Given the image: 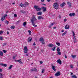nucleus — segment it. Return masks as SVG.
I'll list each match as a JSON object with an SVG mask.
<instances>
[{"label":"nucleus","mask_w":78,"mask_h":78,"mask_svg":"<svg viewBox=\"0 0 78 78\" xmlns=\"http://www.w3.org/2000/svg\"><path fill=\"white\" fill-rule=\"evenodd\" d=\"M37 20L36 18H35L34 16L33 15V18L31 19V22H32V23L33 24V26L35 27H37V25H35L34 24H35L34 23V21H36V20Z\"/></svg>","instance_id":"f257e3e1"},{"label":"nucleus","mask_w":78,"mask_h":78,"mask_svg":"<svg viewBox=\"0 0 78 78\" xmlns=\"http://www.w3.org/2000/svg\"><path fill=\"white\" fill-rule=\"evenodd\" d=\"M34 8L37 11H40L41 10V8L39 7V6L37 5H34Z\"/></svg>","instance_id":"f03ea898"},{"label":"nucleus","mask_w":78,"mask_h":78,"mask_svg":"<svg viewBox=\"0 0 78 78\" xmlns=\"http://www.w3.org/2000/svg\"><path fill=\"white\" fill-rule=\"evenodd\" d=\"M53 6H54V8L55 9H58L59 8V5L57 3H55Z\"/></svg>","instance_id":"7ed1b4c3"},{"label":"nucleus","mask_w":78,"mask_h":78,"mask_svg":"<svg viewBox=\"0 0 78 78\" xmlns=\"http://www.w3.org/2000/svg\"><path fill=\"white\" fill-rule=\"evenodd\" d=\"M72 32L73 35V36H74V43H75V42H76V38H75V34L74 32H73V31H72Z\"/></svg>","instance_id":"20e7f679"},{"label":"nucleus","mask_w":78,"mask_h":78,"mask_svg":"<svg viewBox=\"0 0 78 78\" xmlns=\"http://www.w3.org/2000/svg\"><path fill=\"white\" fill-rule=\"evenodd\" d=\"M28 48H27V47L25 46L24 47V53H27V52H28Z\"/></svg>","instance_id":"39448f33"},{"label":"nucleus","mask_w":78,"mask_h":78,"mask_svg":"<svg viewBox=\"0 0 78 78\" xmlns=\"http://www.w3.org/2000/svg\"><path fill=\"white\" fill-rule=\"evenodd\" d=\"M55 75L56 76H60V75H61V72L58 71L56 73H55Z\"/></svg>","instance_id":"423d86ee"},{"label":"nucleus","mask_w":78,"mask_h":78,"mask_svg":"<svg viewBox=\"0 0 78 78\" xmlns=\"http://www.w3.org/2000/svg\"><path fill=\"white\" fill-rule=\"evenodd\" d=\"M70 26L68 25H66L65 27V30H67V29H69V27Z\"/></svg>","instance_id":"0eeeda50"},{"label":"nucleus","mask_w":78,"mask_h":78,"mask_svg":"<svg viewBox=\"0 0 78 78\" xmlns=\"http://www.w3.org/2000/svg\"><path fill=\"white\" fill-rule=\"evenodd\" d=\"M52 69H53V70H54V71H55V72H56V67L55 66H52Z\"/></svg>","instance_id":"6e6552de"},{"label":"nucleus","mask_w":78,"mask_h":78,"mask_svg":"<svg viewBox=\"0 0 78 78\" xmlns=\"http://www.w3.org/2000/svg\"><path fill=\"white\" fill-rule=\"evenodd\" d=\"M32 37H29L28 40H27V41H28V42H30L31 41H32Z\"/></svg>","instance_id":"1a4fd4ad"},{"label":"nucleus","mask_w":78,"mask_h":78,"mask_svg":"<svg viewBox=\"0 0 78 78\" xmlns=\"http://www.w3.org/2000/svg\"><path fill=\"white\" fill-rule=\"evenodd\" d=\"M57 62L59 64H61V60L60 59H59L57 61Z\"/></svg>","instance_id":"9d476101"},{"label":"nucleus","mask_w":78,"mask_h":78,"mask_svg":"<svg viewBox=\"0 0 78 78\" xmlns=\"http://www.w3.org/2000/svg\"><path fill=\"white\" fill-rule=\"evenodd\" d=\"M75 13H70L69 14V16L70 17H72V16H75Z\"/></svg>","instance_id":"9b49d317"},{"label":"nucleus","mask_w":78,"mask_h":78,"mask_svg":"<svg viewBox=\"0 0 78 78\" xmlns=\"http://www.w3.org/2000/svg\"><path fill=\"white\" fill-rule=\"evenodd\" d=\"M44 18L42 16H40L38 17V20H41V19H43Z\"/></svg>","instance_id":"f8f14e48"},{"label":"nucleus","mask_w":78,"mask_h":78,"mask_svg":"<svg viewBox=\"0 0 78 78\" xmlns=\"http://www.w3.org/2000/svg\"><path fill=\"white\" fill-rule=\"evenodd\" d=\"M48 46L49 47H52L54 46V45L52 44H49L48 45Z\"/></svg>","instance_id":"ddd939ff"},{"label":"nucleus","mask_w":78,"mask_h":78,"mask_svg":"<svg viewBox=\"0 0 78 78\" xmlns=\"http://www.w3.org/2000/svg\"><path fill=\"white\" fill-rule=\"evenodd\" d=\"M42 8H43V12H45V11L47 10L46 9V7H42Z\"/></svg>","instance_id":"4468645a"},{"label":"nucleus","mask_w":78,"mask_h":78,"mask_svg":"<svg viewBox=\"0 0 78 78\" xmlns=\"http://www.w3.org/2000/svg\"><path fill=\"white\" fill-rule=\"evenodd\" d=\"M39 41L40 42H42V41H44V39H43V37H41L40 38Z\"/></svg>","instance_id":"2eb2a0df"},{"label":"nucleus","mask_w":78,"mask_h":78,"mask_svg":"<svg viewBox=\"0 0 78 78\" xmlns=\"http://www.w3.org/2000/svg\"><path fill=\"white\" fill-rule=\"evenodd\" d=\"M65 5H66V3L63 2L62 4L60 5V6H62H62H65Z\"/></svg>","instance_id":"dca6fc26"},{"label":"nucleus","mask_w":78,"mask_h":78,"mask_svg":"<svg viewBox=\"0 0 78 78\" xmlns=\"http://www.w3.org/2000/svg\"><path fill=\"white\" fill-rule=\"evenodd\" d=\"M3 74L2 73H0V78H3Z\"/></svg>","instance_id":"f3484780"},{"label":"nucleus","mask_w":78,"mask_h":78,"mask_svg":"<svg viewBox=\"0 0 78 78\" xmlns=\"http://www.w3.org/2000/svg\"><path fill=\"white\" fill-rule=\"evenodd\" d=\"M13 66L12 65H10L9 66V70H10V69H11L12 68V67Z\"/></svg>","instance_id":"a211bd4d"},{"label":"nucleus","mask_w":78,"mask_h":78,"mask_svg":"<svg viewBox=\"0 0 78 78\" xmlns=\"http://www.w3.org/2000/svg\"><path fill=\"white\" fill-rule=\"evenodd\" d=\"M51 50L52 51H55L56 50V47H54V48H51Z\"/></svg>","instance_id":"6ab92c4d"},{"label":"nucleus","mask_w":78,"mask_h":78,"mask_svg":"<svg viewBox=\"0 0 78 78\" xmlns=\"http://www.w3.org/2000/svg\"><path fill=\"white\" fill-rule=\"evenodd\" d=\"M42 12H38L37 13V15H42Z\"/></svg>","instance_id":"aec40b11"},{"label":"nucleus","mask_w":78,"mask_h":78,"mask_svg":"<svg viewBox=\"0 0 78 78\" xmlns=\"http://www.w3.org/2000/svg\"><path fill=\"white\" fill-rule=\"evenodd\" d=\"M71 77L72 78H77V77H76V75H73L72 76H71Z\"/></svg>","instance_id":"412c9836"},{"label":"nucleus","mask_w":78,"mask_h":78,"mask_svg":"<svg viewBox=\"0 0 78 78\" xmlns=\"http://www.w3.org/2000/svg\"><path fill=\"white\" fill-rule=\"evenodd\" d=\"M10 28L11 29H12V30H13V29H14L15 28V26H12Z\"/></svg>","instance_id":"4be33fe9"},{"label":"nucleus","mask_w":78,"mask_h":78,"mask_svg":"<svg viewBox=\"0 0 78 78\" xmlns=\"http://www.w3.org/2000/svg\"><path fill=\"white\" fill-rule=\"evenodd\" d=\"M22 60L21 59H20V60H15V62H20V61H21Z\"/></svg>","instance_id":"5701e85b"},{"label":"nucleus","mask_w":78,"mask_h":78,"mask_svg":"<svg viewBox=\"0 0 78 78\" xmlns=\"http://www.w3.org/2000/svg\"><path fill=\"white\" fill-rule=\"evenodd\" d=\"M5 19V16L2 17L1 19V20L3 21Z\"/></svg>","instance_id":"b1692460"},{"label":"nucleus","mask_w":78,"mask_h":78,"mask_svg":"<svg viewBox=\"0 0 78 78\" xmlns=\"http://www.w3.org/2000/svg\"><path fill=\"white\" fill-rule=\"evenodd\" d=\"M0 55L1 56H3V53L2 51H0Z\"/></svg>","instance_id":"393cba45"},{"label":"nucleus","mask_w":78,"mask_h":78,"mask_svg":"<svg viewBox=\"0 0 78 78\" xmlns=\"http://www.w3.org/2000/svg\"><path fill=\"white\" fill-rule=\"evenodd\" d=\"M26 24H27V22H25L23 23V26H25Z\"/></svg>","instance_id":"a878e982"},{"label":"nucleus","mask_w":78,"mask_h":78,"mask_svg":"<svg viewBox=\"0 0 78 78\" xmlns=\"http://www.w3.org/2000/svg\"><path fill=\"white\" fill-rule=\"evenodd\" d=\"M2 66H3V67H7V65L5 64H3Z\"/></svg>","instance_id":"bb28decb"},{"label":"nucleus","mask_w":78,"mask_h":78,"mask_svg":"<svg viewBox=\"0 0 78 78\" xmlns=\"http://www.w3.org/2000/svg\"><path fill=\"white\" fill-rule=\"evenodd\" d=\"M20 20H19L17 22H16V23L17 24H18L19 23H20Z\"/></svg>","instance_id":"cd10ccee"},{"label":"nucleus","mask_w":78,"mask_h":78,"mask_svg":"<svg viewBox=\"0 0 78 78\" xmlns=\"http://www.w3.org/2000/svg\"><path fill=\"white\" fill-rule=\"evenodd\" d=\"M28 32L30 35H31V31L30 30H29L28 31Z\"/></svg>","instance_id":"c85d7f7f"},{"label":"nucleus","mask_w":78,"mask_h":78,"mask_svg":"<svg viewBox=\"0 0 78 78\" xmlns=\"http://www.w3.org/2000/svg\"><path fill=\"white\" fill-rule=\"evenodd\" d=\"M57 53L58 54V55H61V52L58 51L57 52Z\"/></svg>","instance_id":"c756f323"},{"label":"nucleus","mask_w":78,"mask_h":78,"mask_svg":"<svg viewBox=\"0 0 78 78\" xmlns=\"http://www.w3.org/2000/svg\"><path fill=\"white\" fill-rule=\"evenodd\" d=\"M56 44H57V45L58 46H60V45H61V44H60V43H56Z\"/></svg>","instance_id":"7c9ffc66"},{"label":"nucleus","mask_w":78,"mask_h":78,"mask_svg":"<svg viewBox=\"0 0 78 78\" xmlns=\"http://www.w3.org/2000/svg\"><path fill=\"white\" fill-rule=\"evenodd\" d=\"M20 5L21 7H23V4L22 3L20 4Z\"/></svg>","instance_id":"2f4dec72"},{"label":"nucleus","mask_w":78,"mask_h":78,"mask_svg":"<svg viewBox=\"0 0 78 78\" xmlns=\"http://www.w3.org/2000/svg\"><path fill=\"white\" fill-rule=\"evenodd\" d=\"M29 4L28 3V2H26L25 3V5H29Z\"/></svg>","instance_id":"473e14b6"},{"label":"nucleus","mask_w":78,"mask_h":78,"mask_svg":"<svg viewBox=\"0 0 78 78\" xmlns=\"http://www.w3.org/2000/svg\"><path fill=\"white\" fill-rule=\"evenodd\" d=\"M71 56H72V58H75V57H76V56H75V55H72Z\"/></svg>","instance_id":"72a5a7b5"},{"label":"nucleus","mask_w":78,"mask_h":78,"mask_svg":"<svg viewBox=\"0 0 78 78\" xmlns=\"http://www.w3.org/2000/svg\"><path fill=\"white\" fill-rule=\"evenodd\" d=\"M4 53H6V50H3Z\"/></svg>","instance_id":"f704fd0d"},{"label":"nucleus","mask_w":78,"mask_h":78,"mask_svg":"<svg viewBox=\"0 0 78 78\" xmlns=\"http://www.w3.org/2000/svg\"><path fill=\"white\" fill-rule=\"evenodd\" d=\"M57 51H60V49L57 48Z\"/></svg>","instance_id":"c9c22d12"},{"label":"nucleus","mask_w":78,"mask_h":78,"mask_svg":"<svg viewBox=\"0 0 78 78\" xmlns=\"http://www.w3.org/2000/svg\"><path fill=\"white\" fill-rule=\"evenodd\" d=\"M34 71H36V72H37V70L36 69V68H34Z\"/></svg>","instance_id":"e433bc0d"},{"label":"nucleus","mask_w":78,"mask_h":78,"mask_svg":"<svg viewBox=\"0 0 78 78\" xmlns=\"http://www.w3.org/2000/svg\"><path fill=\"white\" fill-rule=\"evenodd\" d=\"M44 70H45L44 69H43L42 70V73H44Z\"/></svg>","instance_id":"4c0bfd02"},{"label":"nucleus","mask_w":78,"mask_h":78,"mask_svg":"<svg viewBox=\"0 0 78 78\" xmlns=\"http://www.w3.org/2000/svg\"><path fill=\"white\" fill-rule=\"evenodd\" d=\"M22 12L23 13V14H25V13H26V12L25 11H22Z\"/></svg>","instance_id":"58836bf2"},{"label":"nucleus","mask_w":78,"mask_h":78,"mask_svg":"<svg viewBox=\"0 0 78 78\" xmlns=\"http://www.w3.org/2000/svg\"><path fill=\"white\" fill-rule=\"evenodd\" d=\"M3 46H5V45H6V43H5L3 44Z\"/></svg>","instance_id":"ea45409f"},{"label":"nucleus","mask_w":78,"mask_h":78,"mask_svg":"<svg viewBox=\"0 0 78 78\" xmlns=\"http://www.w3.org/2000/svg\"><path fill=\"white\" fill-rule=\"evenodd\" d=\"M30 71L31 72H34V69H31L30 70Z\"/></svg>","instance_id":"a19ab883"},{"label":"nucleus","mask_w":78,"mask_h":78,"mask_svg":"<svg viewBox=\"0 0 78 78\" xmlns=\"http://www.w3.org/2000/svg\"><path fill=\"white\" fill-rule=\"evenodd\" d=\"M54 24L55 23H53L51 24V26H53V25H54Z\"/></svg>","instance_id":"79ce46f5"},{"label":"nucleus","mask_w":78,"mask_h":78,"mask_svg":"<svg viewBox=\"0 0 78 78\" xmlns=\"http://www.w3.org/2000/svg\"><path fill=\"white\" fill-rule=\"evenodd\" d=\"M3 39V37H0V40H2Z\"/></svg>","instance_id":"37998d69"},{"label":"nucleus","mask_w":78,"mask_h":78,"mask_svg":"<svg viewBox=\"0 0 78 78\" xmlns=\"http://www.w3.org/2000/svg\"><path fill=\"white\" fill-rule=\"evenodd\" d=\"M3 34V31H0V34Z\"/></svg>","instance_id":"c03bdc74"},{"label":"nucleus","mask_w":78,"mask_h":78,"mask_svg":"<svg viewBox=\"0 0 78 78\" xmlns=\"http://www.w3.org/2000/svg\"><path fill=\"white\" fill-rule=\"evenodd\" d=\"M5 23H7V24H8V23H9V22H8V21H5Z\"/></svg>","instance_id":"a18cd8bd"},{"label":"nucleus","mask_w":78,"mask_h":78,"mask_svg":"<svg viewBox=\"0 0 78 78\" xmlns=\"http://www.w3.org/2000/svg\"><path fill=\"white\" fill-rule=\"evenodd\" d=\"M42 43L43 44H45V42H44V41H42Z\"/></svg>","instance_id":"49530a36"},{"label":"nucleus","mask_w":78,"mask_h":78,"mask_svg":"<svg viewBox=\"0 0 78 78\" xmlns=\"http://www.w3.org/2000/svg\"><path fill=\"white\" fill-rule=\"evenodd\" d=\"M14 17H17V14H14Z\"/></svg>","instance_id":"de8ad7c7"},{"label":"nucleus","mask_w":78,"mask_h":78,"mask_svg":"<svg viewBox=\"0 0 78 78\" xmlns=\"http://www.w3.org/2000/svg\"><path fill=\"white\" fill-rule=\"evenodd\" d=\"M65 58H67V55H65Z\"/></svg>","instance_id":"09e8293b"},{"label":"nucleus","mask_w":78,"mask_h":78,"mask_svg":"<svg viewBox=\"0 0 78 78\" xmlns=\"http://www.w3.org/2000/svg\"><path fill=\"white\" fill-rule=\"evenodd\" d=\"M65 34H66L65 33H63L62 34V36H65Z\"/></svg>","instance_id":"8fccbe9b"},{"label":"nucleus","mask_w":78,"mask_h":78,"mask_svg":"<svg viewBox=\"0 0 78 78\" xmlns=\"http://www.w3.org/2000/svg\"><path fill=\"white\" fill-rule=\"evenodd\" d=\"M70 68L73 69V66L72 65H71L70 66Z\"/></svg>","instance_id":"3c124183"},{"label":"nucleus","mask_w":78,"mask_h":78,"mask_svg":"<svg viewBox=\"0 0 78 78\" xmlns=\"http://www.w3.org/2000/svg\"><path fill=\"white\" fill-rule=\"evenodd\" d=\"M40 64H42L43 63V62H42V61H41L40 62Z\"/></svg>","instance_id":"603ef678"},{"label":"nucleus","mask_w":78,"mask_h":78,"mask_svg":"<svg viewBox=\"0 0 78 78\" xmlns=\"http://www.w3.org/2000/svg\"><path fill=\"white\" fill-rule=\"evenodd\" d=\"M3 71V70L2 69H0V72H2Z\"/></svg>","instance_id":"864d4df0"},{"label":"nucleus","mask_w":78,"mask_h":78,"mask_svg":"<svg viewBox=\"0 0 78 78\" xmlns=\"http://www.w3.org/2000/svg\"><path fill=\"white\" fill-rule=\"evenodd\" d=\"M16 58V56H13V59H14Z\"/></svg>","instance_id":"5fc2aeb1"},{"label":"nucleus","mask_w":78,"mask_h":78,"mask_svg":"<svg viewBox=\"0 0 78 78\" xmlns=\"http://www.w3.org/2000/svg\"><path fill=\"white\" fill-rule=\"evenodd\" d=\"M58 17L59 19H61V15H59V16H58Z\"/></svg>","instance_id":"6e6d98bb"},{"label":"nucleus","mask_w":78,"mask_h":78,"mask_svg":"<svg viewBox=\"0 0 78 78\" xmlns=\"http://www.w3.org/2000/svg\"><path fill=\"white\" fill-rule=\"evenodd\" d=\"M3 64L2 63H0V66H3Z\"/></svg>","instance_id":"4d7b16f0"},{"label":"nucleus","mask_w":78,"mask_h":78,"mask_svg":"<svg viewBox=\"0 0 78 78\" xmlns=\"http://www.w3.org/2000/svg\"><path fill=\"white\" fill-rule=\"evenodd\" d=\"M67 21V19H65L64 20V22H66Z\"/></svg>","instance_id":"13d9d810"},{"label":"nucleus","mask_w":78,"mask_h":78,"mask_svg":"<svg viewBox=\"0 0 78 78\" xmlns=\"http://www.w3.org/2000/svg\"><path fill=\"white\" fill-rule=\"evenodd\" d=\"M45 1V0H41V2H44Z\"/></svg>","instance_id":"bf43d9fd"},{"label":"nucleus","mask_w":78,"mask_h":78,"mask_svg":"<svg viewBox=\"0 0 78 78\" xmlns=\"http://www.w3.org/2000/svg\"><path fill=\"white\" fill-rule=\"evenodd\" d=\"M67 4H68V5H70V2H67Z\"/></svg>","instance_id":"052dcab7"},{"label":"nucleus","mask_w":78,"mask_h":78,"mask_svg":"<svg viewBox=\"0 0 78 78\" xmlns=\"http://www.w3.org/2000/svg\"><path fill=\"white\" fill-rule=\"evenodd\" d=\"M63 32H64V30H62L61 32H62V33Z\"/></svg>","instance_id":"680f3d73"},{"label":"nucleus","mask_w":78,"mask_h":78,"mask_svg":"<svg viewBox=\"0 0 78 78\" xmlns=\"http://www.w3.org/2000/svg\"><path fill=\"white\" fill-rule=\"evenodd\" d=\"M51 25H49V28H51Z\"/></svg>","instance_id":"e2e57ef3"},{"label":"nucleus","mask_w":78,"mask_h":78,"mask_svg":"<svg viewBox=\"0 0 78 78\" xmlns=\"http://www.w3.org/2000/svg\"><path fill=\"white\" fill-rule=\"evenodd\" d=\"M69 7H71V6H72V5H71V4H69Z\"/></svg>","instance_id":"0e129e2a"},{"label":"nucleus","mask_w":78,"mask_h":78,"mask_svg":"<svg viewBox=\"0 0 78 78\" xmlns=\"http://www.w3.org/2000/svg\"><path fill=\"white\" fill-rule=\"evenodd\" d=\"M53 29H56V27H53Z\"/></svg>","instance_id":"69168bd1"},{"label":"nucleus","mask_w":78,"mask_h":78,"mask_svg":"<svg viewBox=\"0 0 78 78\" xmlns=\"http://www.w3.org/2000/svg\"><path fill=\"white\" fill-rule=\"evenodd\" d=\"M34 45H36V43L35 42L34 43Z\"/></svg>","instance_id":"338daca9"},{"label":"nucleus","mask_w":78,"mask_h":78,"mask_svg":"<svg viewBox=\"0 0 78 78\" xmlns=\"http://www.w3.org/2000/svg\"><path fill=\"white\" fill-rule=\"evenodd\" d=\"M77 67H78V62H77Z\"/></svg>","instance_id":"774afa93"}]
</instances>
